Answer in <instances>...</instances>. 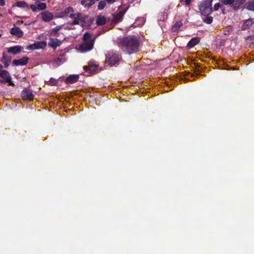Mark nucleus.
I'll use <instances>...</instances> for the list:
<instances>
[{
  "label": "nucleus",
  "instance_id": "nucleus-7",
  "mask_svg": "<svg viewBox=\"0 0 254 254\" xmlns=\"http://www.w3.org/2000/svg\"><path fill=\"white\" fill-rule=\"evenodd\" d=\"M21 97L24 101H31L33 100L34 95L31 90L25 88L21 92Z\"/></svg>",
  "mask_w": 254,
  "mask_h": 254
},
{
  "label": "nucleus",
  "instance_id": "nucleus-40",
  "mask_svg": "<svg viewBox=\"0 0 254 254\" xmlns=\"http://www.w3.org/2000/svg\"><path fill=\"white\" fill-rule=\"evenodd\" d=\"M76 16H77V13L74 14V13H70L69 15V17L71 18L74 19Z\"/></svg>",
  "mask_w": 254,
  "mask_h": 254
},
{
  "label": "nucleus",
  "instance_id": "nucleus-49",
  "mask_svg": "<svg viewBox=\"0 0 254 254\" xmlns=\"http://www.w3.org/2000/svg\"><path fill=\"white\" fill-rule=\"evenodd\" d=\"M1 35L0 34V37H1Z\"/></svg>",
  "mask_w": 254,
  "mask_h": 254
},
{
  "label": "nucleus",
  "instance_id": "nucleus-17",
  "mask_svg": "<svg viewBox=\"0 0 254 254\" xmlns=\"http://www.w3.org/2000/svg\"><path fill=\"white\" fill-rule=\"evenodd\" d=\"M79 78L78 75H70L65 79V82L67 84H72L76 82Z\"/></svg>",
  "mask_w": 254,
  "mask_h": 254
},
{
  "label": "nucleus",
  "instance_id": "nucleus-22",
  "mask_svg": "<svg viewBox=\"0 0 254 254\" xmlns=\"http://www.w3.org/2000/svg\"><path fill=\"white\" fill-rule=\"evenodd\" d=\"M244 3L242 0H234L233 4L232 5V7L235 10H237L239 9L240 6Z\"/></svg>",
  "mask_w": 254,
  "mask_h": 254
},
{
  "label": "nucleus",
  "instance_id": "nucleus-45",
  "mask_svg": "<svg viewBox=\"0 0 254 254\" xmlns=\"http://www.w3.org/2000/svg\"><path fill=\"white\" fill-rule=\"evenodd\" d=\"M36 2H38V1H46V0H35Z\"/></svg>",
  "mask_w": 254,
  "mask_h": 254
},
{
  "label": "nucleus",
  "instance_id": "nucleus-47",
  "mask_svg": "<svg viewBox=\"0 0 254 254\" xmlns=\"http://www.w3.org/2000/svg\"><path fill=\"white\" fill-rule=\"evenodd\" d=\"M242 0L243 1L244 3H245L246 1V0Z\"/></svg>",
  "mask_w": 254,
  "mask_h": 254
},
{
  "label": "nucleus",
  "instance_id": "nucleus-26",
  "mask_svg": "<svg viewBox=\"0 0 254 254\" xmlns=\"http://www.w3.org/2000/svg\"><path fill=\"white\" fill-rule=\"evenodd\" d=\"M36 46L37 47V50L38 49H43L45 48L47 46V43L45 41H40L36 42Z\"/></svg>",
  "mask_w": 254,
  "mask_h": 254
},
{
  "label": "nucleus",
  "instance_id": "nucleus-34",
  "mask_svg": "<svg viewBox=\"0 0 254 254\" xmlns=\"http://www.w3.org/2000/svg\"><path fill=\"white\" fill-rule=\"evenodd\" d=\"M73 12V8L71 7H66L64 11V13L65 15H68V14L70 13L71 12Z\"/></svg>",
  "mask_w": 254,
  "mask_h": 254
},
{
  "label": "nucleus",
  "instance_id": "nucleus-1",
  "mask_svg": "<svg viewBox=\"0 0 254 254\" xmlns=\"http://www.w3.org/2000/svg\"><path fill=\"white\" fill-rule=\"evenodd\" d=\"M118 47L124 52L129 55L136 53L138 50L139 42L134 35H130L117 39Z\"/></svg>",
  "mask_w": 254,
  "mask_h": 254
},
{
  "label": "nucleus",
  "instance_id": "nucleus-18",
  "mask_svg": "<svg viewBox=\"0 0 254 254\" xmlns=\"http://www.w3.org/2000/svg\"><path fill=\"white\" fill-rule=\"evenodd\" d=\"M11 60V57L6 56L4 53H3L1 61L4 64V67L7 68L9 65Z\"/></svg>",
  "mask_w": 254,
  "mask_h": 254
},
{
  "label": "nucleus",
  "instance_id": "nucleus-16",
  "mask_svg": "<svg viewBox=\"0 0 254 254\" xmlns=\"http://www.w3.org/2000/svg\"><path fill=\"white\" fill-rule=\"evenodd\" d=\"M98 67V65L97 64H91L89 66H84L83 68L86 71H88L89 73L93 74L96 72Z\"/></svg>",
  "mask_w": 254,
  "mask_h": 254
},
{
  "label": "nucleus",
  "instance_id": "nucleus-9",
  "mask_svg": "<svg viewBox=\"0 0 254 254\" xmlns=\"http://www.w3.org/2000/svg\"><path fill=\"white\" fill-rule=\"evenodd\" d=\"M42 18L45 22H49L54 18V15L52 13L48 11H44L41 13Z\"/></svg>",
  "mask_w": 254,
  "mask_h": 254
},
{
  "label": "nucleus",
  "instance_id": "nucleus-31",
  "mask_svg": "<svg viewBox=\"0 0 254 254\" xmlns=\"http://www.w3.org/2000/svg\"><path fill=\"white\" fill-rule=\"evenodd\" d=\"M246 42L248 44H254V35H251L246 38Z\"/></svg>",
  "mask_w": 254,
  "mask_h": 254
},
{
  "label": "nucleus",
  "instance_id": "nucleus-32",
  "mask_svg": "<svg viewBox=\"0 0 254 254\" xmlns=\"http://www.w3.org/2000/svg\"><path fill=\"white\" fill-rule=\"evenodd\" d=\"M106 5V2L105 1V0H101L98 3V9L102 10L105 7Z\"/></svg>",
  "mask_w": 254,
  "mask_h": 254
},
{
  "label": "nucleus",
  "instance_id": "nucleus-5",
  "mask_svg": "<svg viewBox=\"0 0 254 254\" xmlns=\"http://www.w3.org/2000/svg\"><path fill=\"white\" fill-rule=\"evenodd\" d=\"M94 42V40L84 41L79 46L81 51L82 52H87L91 51L93 48Z\"/></svg>",
  "mask_w": 254,
  "mask_h": 254
},
{
  "label": "nucleus",
  "instance_id": "nucleus-20",
  "mask_svg": "<svg viewBox=\"0 0 254 254\" xmlns=\"http://www.w3.org/2000/svg\"><path fill=\"white\" fill-rule=\"evenodd\" d=\"M244 7L249 10L254 11V0H249L245 4Z\"/></svg>",
  "mask_w": 254,
  "mask_h": 254
},
{
  "label": "nucleus",
  "instance_id": "nucleus-37",
  "mask_svg": "<svg viewBox=\"0 0 254 254\" xmlns=\"http://www.w3.org/2000/svg\"><path fill=\"white\" fill-rule=\"evenodd\" d=\"M221 7V5L220 3H216L214 5V11H217L220 7Z\"/></svg>",
  "mask_w": 254,
  "mask_h": 254
},
{
  "label": "nucleus",
  "instance_id": "nucleus-48",
  "mask_svg": "<svg viewBox=\"0 0 254 254\" xmlns=\"http://www.w3.org/2000/svg\"><path fill=\"white\" fill-rule=\"evenodd\" d=\"M242 0L243 1L244 3H245L246 1V0Z\"/></svg>",
  "mask_w": 254,
  "mask_h": 254
},
{
  "label": "nucleus",
  "instance_id": "nucleus-42",
  "mask_svg": "<svg viewBox=\"0 0 254 254\" xmlns=\"http://www.w3.org/2000/svg\"><path fill=\"white\" fill-rule=\"evenodd\" d=\"M3 65L2 64H0V71L4 70L3 69Z\"/></svg>",
  "mask_w": 254,
  "mask_h": 254
},
{
  "label": "nucleus",
  "instance_id": "nucleus-35",
  "mask_svg": "<svg viewBox=\"0 0 254 254\" xmlns=\"http://www.w3.org/2000/svg\"><path fill=\"white\" fill-rule=\"evenodd\" d=\"M37 47L36 46V42L33 44H31L26 47V49L28 50H37Z\"/></svg>",
  "mask_w": 254,
  "mask_h": 254
},
{
  "label": "nucleus",
  "instance_id": "nucleus-3",
  "mask_svg": "<svg viewBox=\"0 0 254 254\" xmlns=\"http://www.w3.org/2000/svg\"><path fill=\"white\" fill-rule=\"evenodd\" d=\"M212 0H204L198 5V9L202 15L207 16L212 12Z\"/></svg>",
  "mask_w": 254,
  "mask_h": 254
},
{
  "label": "nucleus",
  "instance_id": "nucleus-23",
  "mask_svg": "<svg viewBox=\"0 0 254 254\" xmlns=\"http://www.w3.org/2000/svg\"><path fill=\"white\" fill-rule=\"evenodd\" d=\"M94 3V0H82L81 1V4L85 7H90Z\"/></svg>",
  "mask_w": 254,
  "mask_h": 254
},
{
  "label": "nucleus",
  "instance_id": "nucleus-38",
  "mask_svg": "<svg viewBox=\"0 0 254 254\" xmlns=\"http://www.w3.org/2000/svg\"><path fill=\"white\" fill-rule=\"evenodd\" d=\"M190 0H181V2L183 3L184 2L185 3L186 5H189L190 3Z\"/></svg>",
  "mask_w": 254,
  "mask_h": 254
},
{
  "label": "nucleus",
  "instance_id": "nucleus-29",
  "mask_svg": "<svg viewBox=\"0 0 254 254\" xmlns=\"http://www.w3.org/2000/svg\"><path fill=\"white\" fill-rule=\"evenodd\" d=\"M83 40L84 41H89L90 40H94L95 38H91V34L88 32L84 33L83 36Z\"/></svg>",
  "mask_w": 254,
  "mask_h": 254
},
{
  "label": "nucleus",
  "instance_id": "nucleus-41",
  "mask_svg": "<svg viewBox=\"0 0 254 254\" xmlns=\"http://www.w3.org/2000/svg\"><path fill=\"white\" fill-rule=\"evenodd\" d=\"M5 4V0H0V6H3Z\"/></svg>",
  "mask_w": 254,
  "mask_h": 254
},
{
  "label": "nucleus",
  "instance_id": "nucleus-44",
  "mask_svg": "<svg viewBox=\"0 0 254 254\" xmlns=\"http://www.w3.org/2000/svg\"><path fill=\"white\" fill-rule=\"evenodd\" d=\"M187 74H190L191 77L193 76V74L192 73H190V72H188Z\"/></svg>",
  "mask_w": 254,
  "mask_h": 254
},
{
  "label": "nucleus",
  "instance_id": "nucleus-2",
  "mask_svg": "<svg viewBox=\"0 0 254 254\" xmlns=\"http://www.w3.org/2000/svg\"><path fill=\"white\" fill-rule=\"evenodd\" d=\"M106 62L111 66L118 64L121 60V55L113 50L107 51L105 54Z\"/></svg>",
  "mask_w": 254,
  "mask_h": 254
},
{
  "label": "nucleus",
  "instance_id": "nucleus-46",
  "mask_svg": "<svg viewBox=\"0 0 254 254\" xmlns=\"http://www.w3.org/2000/svg\"><path fill=\"white\" fill-rule=\"evenodd\" d=\"M222 13H223V14H225V10H224V9H222Z\"/></svg>",
  "mask_w": 254,
  "mask_h": 254
},
{
  "label": "nucleus",
  "instance_id": "nucleus-11",
  "mask_svg": "<svg viewBox=\"0 0 254 254\" xmlns=\"http://www.w3.org/2000/svg\"><path fill=\"white\" fill-rule=\"evenodd\" d=\"M29 58L27 57H24L19 60H14L12 61V64L15 66L25 65L28 62Z\"/></svg>",
  "mask_w": 254,
  "mask_h": 254
},
{
  "label": "nucleus",
  "instance_id": "nucleus-25",
  "mask_svg": "<svg viewBox=\"0 0 254 254\" xmlns=\"http://www.w3.org/2000/svg\"><path fill=\"white\" fill-rule=\"evenodd\" d=\"M93 20L91 19H89L86 22V19L84 17L81 18L80 19V23L82 26H90L92 23Z\"/></svg>",
  "mask_w": 254,
  "mask_h": 254
},
{
  "label": "nucleus",
  "instance_id": "nucleus-28",
  "mask_svg": "<svg viewBox=\"0 0 254 254\" xmlns=\"http://www.w3.org/2000/svg\"><path fill=\"white\" fill-rule=\"evenodd\" d=\"M16 5L18 7L26 8L28 7V4L24 1H17L16 3Z\"/></svg>",
  "mask_w": 254,
  "mask_h": 254
},
{
  "label": "nucleus",
  "instance_id": "nucleus-39",
  "mask_svg": "<svg viewBox=\"0 0 254 254\" xmlns=\"http://www.w3.org/2000/svg\"><path fill=\"white\" fill-rule=\"evenodd\" d=\"M108 4H111L114 3L116 0H105Z\"/></svg>",
  "mask_w": 254,
  "mask_h": 254
},
{
  "label": "nucleus",
  "instance_id": "nucleus-43",
  "mask_svg": "<svg viewBox=\"0 0 254 254\" xmlns=\"http://www.w3.org/2000/svg\"><path fill=\"white\" fill-rule=\"evenodd\" d=\"M199 69H198L195 68V70H194V72H195V73L196 74V72H199Z\"/></svg>",
  "mask_w": 254,
  "mask_h": 254
},
{
  "label": "nucleus",
  "instance_id": "nucleus-36",
  "mask_svg": "<svg viewBox=\"0 0 254 254\" xmlns=\"http://www.w3.org/2000/svg\"><path fill=\"white\" fill-rule=\"evenodd\" d=\"M61 61H62V60L60 58H57L56 59H55L54 62H53V65L55 66H59L61 64Z\"/></svg>",
  "mask_w": 254,
  "mask_h": 254
},
{
  "label": "nucleus",
  "instance_id": "nucleus-13",
  "mask_svg": "<svg viewBox=\"0 0 254 254\" xmlns=\"http://www.w3.org/2000/svg\"><path fill=\"white\" fill-rule=\"evenodd\" d=\"M254 23V21L252 18L246 20L242 25V30H246L251 27Z\"/></svg>",
  "mask_w": 254,
  "mask_h": 254
},
{
  "label": "nucleus",
  "instance_id": "nucleus-14",
  "mask_svg": "<svg viewBox=\"0 0 254 254\" xmlns=\"http://www.w3.org/2000/svg\"><path fill=\"white\" fill-rule=\"evenodd\" d=\"M200 42V38L198 37H193L188 43L187 47L190 49L198 44Z\"/></svg>",
  "mask_w": 254,
  "mask_h": 254
},
{
  "label": "nucleus",
  "instance_id": "nucleus-8",
  "mask_svg": "<svg viewBox=\"0 0 254 254\" xmlns=\"http://www.w3.org/2000/svg\"><path fill=\"white\" fill-rule=\"evenodd\" d=\"M127 10V9H123L121 10L117 14L113 15V18L112 20V23L116 24L122 21L123 19L124 15L126 13Z\"/></svg>",
  "mask_w": 254,
  "mask_h": 254
},
{
  "label": "nucleus",
  "instance_id": "nucleus-15",
  "mask_svg": "<svg viewBox=\"0 0 254 254\" xmlns=\"http://www.w3.org/2000/svg\"><path fill=\"white\" fill-rule=\"evenodd\" d=\"M22 50V47L19 45L10 47L7 49V52L13 55H16L20 53Z\"/></svg>",
  "mask_w": 254,
  "mask_h": 254
},
{
  "label": "nucleus",
  "instance_id": "nucleus-33",
  "mask_svg": "<svg viewBox=\"0 0 254 254\" xmlns=\"http://www.w3.org/2000/svg\"><path fill=\"white\" fill-rule=\"evenodd\" d=\"M219 1L222 2L223 4L230 5L231 6L234 2V0H219Z\"/></svg>",
  "mask_w": 254,
  "mask_h": 254
},
{
  "label": "nucleus",
  "instance_id": "nucleus-12",
  "mask_svg": "<svg viewBox=\"0 0 254 254\" xmlns=\"http://www.w3.org/2000/svg\"><path fill=\"white\" fill-rule=\"evenodd\" d=\"M10 33L12 35H14L18 38H21L23 35V31L18 27L12 28L10 29Z\"/></svg>",
  "mask_w": 254,
  "mask_h": 254
},
{
  "label": "nucleus",
  "instance_id": "nucleus-21",
  "mask_svg": "<svg viewBox=\"0 0 254 254\" xmlns=\"http://www.w3.org/2000/svg\"><path fill=\"white\" fill-rule=\"evenodd\" d=\"M62 28V26H57L52 30H50L49 34L52 37H57L58 36V32Z\"/></svg>",
  "mask_w": 254,
  "mask_h": 254
},
{
  "label": "nucleus",
  "instance_id": "nucleus-27",
  "mask_svg": "<svg viewBox=\"0 0 254 254\" xmlns=\"http://www.w3.org/2000/svg\"><path fill=\"white\" fill-rule=\"evenodd\" d=\"M205 16L206 17L202 18L203 22L208 24H211L213 22V17L209 16L208 15Z\"/></svg>",
  "mask_w": 254,
  "mask_h": 254
},
{
  "label": "nucleus",
  "instance_id": "nucleus-4",
  "mask_svg": "<svg viewBox=\"0 0 254 254\" xmlns=\"http://www.w3.org/2000/svg\"><path fill=\"white\" fill-rule=\"evenodd\" d=\"M0 77L2 78L0 79V82L2 83L5 84L8 83L9 85L14 86V84L11 81V77L9 73L7 70L0 71Z\"/></svg>",
  "mask_w": 254,
  "mask_h": 254
},
{
  "label": "nucleus",
  "instance_id": "nucleus-6",
  "mask_svg": "<svg viewBox=\"0 0 254 254\" xmlns=\"http://www.w3.org/2000/svg\"><path fill=\"white\" fill-rule=\"evenodd\" d=\"M41 1L36 2L35 1V4H31L30 7L32 10L35 12L38 11L44 10L47 8L46 3L41 2Z\"/></svg>",
  "mask_w": 254,
  "mask_h": 254
},
{
  "label": "nucleus",
  "instance_id": "nucleus-19",
  "mask_svg": "<svg viewBox=\"0 0 254 254\" xmlns=\"http://www.w3.org/2000/svg\"><path fill=\"white\" fill-rule=\"evenodd\" d=\"M106 23V19L105 16L98 15L97 16L96 23L98 26H102Z\"/></svg>",
  "mask_w": 254,
  "mask_h": 254
},
{
  "label": "nucleus",
  "instance_id": "nucleus-10",
  "mask_svg": "<svg viewBox=\"0 0 254 254\" xmlns=\"http://www.w3.org/2000/svg\"><path fill=\"white\" fill-rule=\"evenodd\" d=\"M62 42L56 38H51L49 39L48 45L50 47L55 50L62 44Z\"/></svg>",
  "mask_w": 254,
  "mask_h": 254
},
{
  "label": "nucleus",
  "instance_id": "nucleus-24",
  "mask_svg": "<svg viewBox=\"0 0 254 254\" xmlns=\"http://www.w3.org/2000/svg\"><path fill=\"white\" fill-rule=\"evenodd\" d=\"M182 25L183 23L181 21H177L172 27V32H176L178 31Z\"/></svg>",
  "mask_w": 254,
  "mask_h": 254
},
{
  "label": "nucleus",
  "instance_id": "nucleus-30",
  "mask_svg": "<svg viewBox=\"0 0 254 254\" xmlns=\"http://www.w3.org/2000/svg\"><path fill=\"white\" fill-rule=\"evenodd\" d=\"M80 13H77V16H76L74 19L73 22L71 23L72 25L78 24L79 22H80Z\"/></svg>",
  "mask_w": 254,
  "mask_h": 254
}]
</instances>
